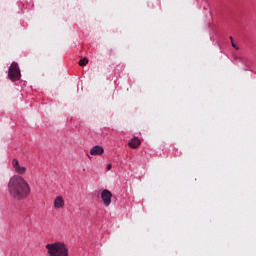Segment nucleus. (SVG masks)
<instances>
[{
	"instance_id": "1",
	"label": "nucleus",
	"mask_w": 256,
	"mask_h": 256,
	"mask_svg": "<svg viewBox=\"0 0 256 256\" xmlns=\"http://www.w3.org/2000/svg\"><path fill=\"white\" fill-rule=\"evenodd\" d=\"M8 193L15 201H24L31 195V185L23 176L14 175L8 182Z\"/></svg>"
},
{
	"instance_id": "2",
	"label": "nucleus",
	"mask_w": 256,
	"mask_h": 256,
	"mask_svg": "<svg viewBox=\"0 0 256 256\" xmlns=\"http://www.w3.org/2000/svg\"><path fill=\"white\" fill-rule=\"evenodd\" d=\"M50 256H69V248L63 242H54L46 245Z\"/></svg>"
},
{
	"instance_id": "3",
	"label": "nucleus",
	"mask_w": 256,
	"mask_h": 256,
	"mask_svg": "<svg viewBox=\"0 0 256 256\" xmlns=\"http://www.w3.org/2000/svg\"><path fill=\"white\" fill-rule=\"evenodd\" d=\"M8 78L10 81H19V79H21V69H19V64H17V62H12L10 65Z\"/></svg>"
},
{
	"instance_id": "4",
	"label": "nucleus",
	"mask_w": 256,
	"mask_h": 256,
	"mask_svg": "<svg viewBox=\"0 0 256 256\" xmlns=\"http://www.w3.org/2000/svg\"><path fill=\"white\" fill-rule=\"evenodd\" d=\"M12 167H13L14 171L17 173L16 175H19L20 177H21V175H25V173H27V167L21 166V164L19 163V160H17V158H14L12 160Z\"/></svg>"
},
{
	"instance_id": "5",
	"label": "nucleus",
	"mask_w": 256,
	"mask_h": 256,
	"mask_svg": "<svg viewBox=\"0 0 256 256\" xmlns=\"http://www.w3.org/2000/svg\"><path fill=\"white\" fill-rule=\"evenodd\" d=\"M101 199H102L103 205L105 207H109V205H111V199H113V193H111V191H109L108 189H104L101 192Z\"/></svg>"
},
{
	"instance_id": "6",
	"label": "nucleus",
	"mask_w": 256,
	"mask_h": 256,
	"mask_svg": "<svg viewBox=\"0 0 256 256\" xmlns=\"http://www.w3.org/2000/svg\"><path fill=\"white\" fill-rule=\"evenodd\" d=\"M53 207L57 211L64 209L65 208V198H63V196H57L54 199Z\"/></svg>"
},
{
	"instance_id": "7",
	"label": "nucleus",
	"mask_w": 256,
	"mask_h": 256,
	"mask_svg": "<svg viewBox=\"0 0 256 256\" xmlns=\"http://www.w3.org/2000/svg\"><path fill=\"white\" fill-rule=\"evenodd\" d=\"M103 153H105V149L103 148V146H100V145H96L92 147L90 150V155H94V156H101L103 155Z\"/></svg>"
},
{
	"instance_id": "8",
	"label": "nucleus",
	"mask_w": 256,
	"mask_h": 256,
	"mask_svg": "<svg viewBox=\"0 0 256 256\" xmlns=\"http://www.w3.org/2000/svg\"><path fill=\"white\" fill-rule=\"evenodd\" d=\"M128 145L131 149H137L139 145H141V140H139L137 137H134L129 141Z\"/></svg>"
},
{
	"instance_id": "9",
	"label": "nucleus",
	"mask_w": 256,
	"mask_h": 256,
	"mask_svg": "<svg viewBox=\"0 0 256 256\" xmlns=\"http://www.w3.org/2000/svg\"><path fill=\"white\" fill-rule=\"evenodd\" d=\"M78 63L80 65V67H85V65H87V63H89V60L87 58H83Z\"/></svg>"
},
{
	"instance_id": "10",
	"label": "nucleus",
	"mask_w": 256,
	"mask_h": 256,
	"mask_svg": "<svg viewBox=\"0 0 256 256\" xmlns=\"http://www.w3.org/2000/svg\"><path fill=\"white\" fill-rule=\"evenodd\" d=\"M231 44H232V47H233L234 49H236V51H239V47H237V45H235V42H234V41H232Z\"/></svg>"
},
{
	"instance_id": "11",
	"label": "nucleus",
	"mask_w": 256,
	"mask_h": 256,
	"mask_svg": "<svg viewBox=\"0 0 256 256\" xmlns=\"http://www.w3.org/2000/svg\"><path fill=\"white\" fill-rule=\"evenodd\" d=\"M112 167H113V166H112L111 164H108V165H107V170H108V171H111Z\"/></svg>"
},
{
	"instance_id": "12",
	"label": "nucleus",
	"mask_w": 256,
	"mask_h": 256,
	"mask_svg": "<svg viewBox=\"0 0 256 256\" xmlns=\"http://www.w3.org/2000/svg\"><path fill=\"white\" fill-rule=\"evenodd\" d=\"M230 41L231 43H233V36H230Z\"/></svg>"
}]
</instances>
